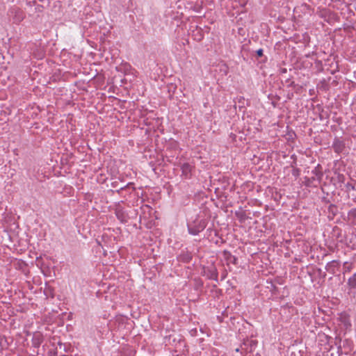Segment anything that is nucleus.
<instances>
[{
    "label": "nucleus",
    "mask_w": 356,
    "mask_h": 356,
    "mask_svg": "<svg viewBox=\"0 0 356 356\" xmlns=\"http://www.w3.org/2000/svg\"><path fill=\"white\" fill-rule=\"evenodd\" d=\"M191 170H192V166L189 163H185L181 165V171H182L183 175L186 177H188V175H190V173L191 172Z\"/></svg>",
    "instance_id": "nucleus-1"
},
{
    "label": "nucleus",
    "mask_w": 356,
    "mask_h": 356,
    "mask_svg": "<svg viewBox=\"0 0 356 356\" xmlns=\"http://www.w3.org/2000/svg\"><path fill=\"white\" fill-rule=\"evenodd\" d=\"M116 216L121 222H126L127 220V215L120 209L116 210Z\"/></svg>",
    "instance_id": "nucleus-2"
},
{
    "label": "nucleus",
    "mask_w": 356,
    "mask_h": 356,
    "mask_svg": "<svg viewBox=\"0 0 356 356\" xmlns=\"http://www.w3.org/2000/svg\"><path fill=\"white\" fill-rule=\"evenodd\" d=\"M204 227H205V225H202L197 229H193L191 228L190 227H188V230L191 234H192L193 235H196L198 232H200L201 230H202L204 228Z\"/></svg>",
    "instance_id": "nucleus-3"
},
{
    "label": "nucleus",
    "mask_w": 356,
    "mask_h": 356,
    "mask_svg": "<svg viewBox=\"0 0 356 356\" xmlns=\"http://www.w3.org/2000/svg\"><path fill=\"white\" fill-rule=\"evenodd\" d=\"M348 284L352 286H356V274L353 275L348 280Z\"/></svg>",
    "instance_id": "nucleus-4"
},
{
    "label": "nucleus",
    "mask_w": 356,
    "mask_h": 356,
    "mask_svg": "<svg viewBox=\"0 0 356 356\" xmlns=\"http://www.w3.org/2000/svg\"><path fill=\"white\" fill-rule=\"evenodd\" d=\"M349 216L356 220V209H352L349 212Z\"/></svg>",
    "instance_id": "nucleus-5"
},
{
    "label": "nucleus",
    "mask_w": 356,
    "mask_h": 356,
    "mask_svg": "<svg viewBox=\"0 0 356 356\" xmlns=\"http://www.w3.org/2000/svg\"><path fill=\"white\" fill-rule=\"evenodd\" d=\"M257 54L259 56H261L263 55V50L261 49H258Z\"/></svg>",
    "instance_id": "nucleus-6"
},
{
    "label": "nucleus",
    "mask_w": 356,
    "mask_h": 356,
    "mask_svg": "<svg viewBox=\"0 0 356 356\" xmlns=\"http://www.w3.org/2000/svg\"><path fill=\"white\" fill-rule=\"evenodd\" d=\"M250 343H251V346H255V345H256L255 342H254V341H250Z\"/></svg>",
    "instance_id": "nucleus-7"
},
{
    "label": "nucleus",
    "mask_w": 356,
    "mask_h": 356,
    "mask_svg": "<svg viewBox=\"0 0 356 356\" xmlns=\"http://www.w3.org/2000/svg\"><path fill=\"white\" fill-rule=\"evenodd\" d=\"M35 340H37L38 341V343L39 344L40 343V339H37L36 337H35Z\"/></svg>",
    "instance_id": "nucleus-8"
},
{
    "label": "nucleus",
    "mask_w": 356,
    "mask_h": 356,
    "mask_svg": "<svg viewBox=\"0 0 356 356\" xmlns=\"http://www.w3.org/2000/svg\"><path fill=\"white\" fill-rule=\"evenodd\" d=\"M22 17L21 16H19V17H18V19H17V21H20V20L22 19Z\"/></svg>",
    "instance_id": "nucleus-9"
},
{
    "label": "nucleus",
    "mask_w": 356,
    "mask_h": 356,
    "mask_svg": "<svg viewBox=\"0 0 356 356\" xmlns=\"http://www.w3.org/2000/svg\"><path fill=\"white\" fill-rule=\"evenodd\" d=\"M239 350H240V349H239V348H236V352H239Z\"/></svg>",
    "instance_id": "nucleus-10"
},
{
    "label": "nucleus",
    "mask_w": 356,
    "mask_h": 356,
    "mask_svg": "<svg viewBox=\"0 0 356 356\" xmlns=\"http://www.w3.org/2000/svg\"><path fill=\"white\" fill-rule=\"evenodd\" d=\"M17 13H21L20 10H17Z\"/></svg>",
    "instance_id": "nucleus-11"
}]
</instances>
